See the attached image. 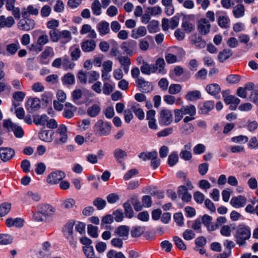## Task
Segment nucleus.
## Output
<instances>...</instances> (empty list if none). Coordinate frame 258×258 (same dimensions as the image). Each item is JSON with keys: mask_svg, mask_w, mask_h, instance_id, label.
<instances>
[{"mask_svg": "<svg viewBox=\"0 0 258 258\" xmlns=\"http://www.w3.org/2000/svg\"><path fill=\"white\" fill-rule=\"evenodd\" d=\"M54 52L53 48L50 46H47L45 47L44 51L42 52L40 55V61L41 62H43L42 60L46 59L49 56H53Z\"/></svg>", "mask_w": 258, "mask_h": 258, "instance_id": "obj_49", "label": "nucleus"}, {"mask_svg": "<svg viewBox=\"0 0 258 258\" xmlns=\"http://www.w3.org/2000/svg\"><path fill=\"white\" fill-rule=\"evenodd\" d=\"M130 228L127 226L121 225L118 227L114 231V234L126 240L129 235Z\"/></svg>", "mask_w": 258, "mask_h": 258, "instance_id": "obj_18", "label": "nucleus"}, {"mask_svg": "<svg viewBox=\"0 0 258 258\" xmlns=\"http://www.w3.org/2000/svg\"><path fill=\"white\" fill-rule=\"evenodd\" d=\"M88 232L89 234L93 238H96L98 237V227L97 226H93L91 224L88 225Z\"/></svg>", "mask_w": 258, "mask_h": 258, "instance_id": "obj_63", "label": "nucleus"}, {"mask_svg": "<svg viewBox=\"0 0 258 258\" xmlns=\"http://www.w3.org/2000/svg\"><path fill=\"white\" fill-rule=\"evenodd\" d=\"M72 39L71 32L68 30L60 31L59 41L61 43L66 44L70 42Z\"/></svg>", "mask_w": 258, "mask_h": 258, "instance_id": "obj_38", "label": "nucleus"}, {"mask_svg": "<svg viewBox=\"0 0 258 258\" xmlns=\"http://www.w3.org/2000/svg\"><path fill=\"white\" fill-rule=\"evenodd\" d=\"M152 41V37L151 36H147L144 39L140 40L139 47L143 51L147 50L149 47V41Z\"/></svg>", "mask_w": 258, "mask_h": 258, "instance_id": "obj_40", "label": "nucleus"}, {"mask_svg": "<svg viewBox=\"0 0 258 258\" xmlns=\"http://www.w3.org/2000/svg\"><path fill=\"white\" fill-rule=\"evenodd\" d=\"M93 205L97 207L98 210H100L105 207L106 202L105 200L98 198L93 201Z\"/></svg>", "mask_w": 258, "mask_h": 258, "instance_id": "obj_59", "label": "nucleus"}, {"mask_svg": "<svg viewBox=\"0 0 258 258\" xmlns=\"http://www.w3.org/2000/svg\"><path fill=\"white\" fill-rule=\"evenodd\" d=\"M191 41L199 49L205 48L206 45L205 41L202 39V37L196 35L191 37Z\"/></svg>", "mask_w": 258, "mask_h": 258, "instance_id": "obj_27", "label": "nucleus"}, {"mask_svg": "<svg viewBox=\"0 0 258 258\" xmlns=\"http://www.w3.org/2000/svg\"><path fill=\"white\" fill-rule=\"evenodd\" d=\"M233 54L230 49H224L221 51L218 55V60L220 62H223L228 59Z\"/></svg>", "mask_w": 258, "mask_h": 258, "instance_id": "obj_30", "label": "nucleus"}, {"mask_svg": "<svg viewBox=\"0 0 258 258\" xmlns=\"http://www.w3.org/2000/svg\"><path fill=\"white\" fill-rule=\"evenodd\" d=\"M159 122L163 125H168L173 121V115L171 110L163 108L159 113Z\"/></svg>", "mask_w": 258, "mask_h": 258, "instance_id": "obj_7", "label": "nucleus"}, {"mask_svg": "<svg viewBox=\"0 0 258 258\" xmlns=\"http://www.w3.org/2000/svg\"><path fill=\"white\" fill-rule=\"evenodd\" d=\"M214 102L212 101L200 103L198 106L199 113L202 114H208L214 108Z\"/></svg>", "mask_w": 258, "mask_h": 258, "instance_id": "obj_15", "label": "nucleus"}, {"mask_svg": "<svg viewBox=\"0 0 258 258\" xmlns=\"http://www.w3.org/2000/svg\"><path fill=\"white\" fill-rule=\"evenodd\" d=\"M82 92L80 89H76L72 92V99L78 105L81 104L79 100L82 97Z\"/></svg>", "mask_w": 258, "mask_h": 258, "instance_id": "obj_57", "label": "nucleus"}, {"mask_svg": "<svg viewBox=\"0 0 258 258\" xmlns=\"http://www.w3.org/2000/svg\"><path fill=\"white\" fill-rule=\"evenodd\" d=\"M83 250L86 258H95L94 250L92 246H84Z\"/></svg>", "mask_w": 258, "mask_h": 258, "instance_id": "obj_51", "label": "nucleus"}, {"mask_svg": "<svg viewBox=\"0 0 258 258\" xmlns=\"http://www.w3.org/2000/svg\"><path fill=\"white\" fill-rule=\"evenodd\" d=\"M53 132L49 130H43L39 134V138L45 142H50L52 141V137Z\"/></svg>", "mask_w": 258, "mask_h": 258, "instance_id": "obj_34", "label": "nucleus"}, {"mask_svg": "<svg viewBox=\"0 0 258 258\" xmlns=\"http://www.w3.org/2000/svg\"><path fill=\"white\" fill-rule=\"evenodd\" d=\"M15 155V151L10 148H0V158L4 162H7L13 158Z\"/></svg>", "mask_w": 258, "mask_h": 258, "instance_id": "obj_13", "label": "nucleus"}, {"mask_svg": "<svg viewBox=\"0 0 258 258\" xmlns=\"http://www.w3.org/2000/svg\"><path fill=\"white\" fill-rule=\"evenodd\" d=\"M251 236L250 229L245 225H240L234 234L236 242L240 246L244 245Z\"/></svg>", "mask_w": 258, "mask_h": 258, "instance_id": "obj_2", "label": "nucleus"}, {"mask_svg": "<svg viewBox=\"0 0 258 258\" xmlns=\"http://www.w3.org/2000/svg\"><path fill=\"white\" fill-rule=\"evenodd\" d=\"M155 69L154 64H150L147 62L144 61L141 67V71L144 74L149 75L151 73H155Z\"/></svg>", "mask_w": 258, "mask_h": 258, "instance_id": "obj_33", "label": "nucleus"}, {"mask_svg": "<svg viewBox=\"0 0 258 258\" xmlns=\"http://www.w3.org/2000/svg\"><path fill=\"white\" fill-rule=\"evenodd\" d=\"M37 209L47 218L52 216L56 211L55 208L49 204H39Z\"/></svg>", "mask_w": 258, "mask_h": 258, "instance_id": "obj_11", "label": "nucleus"}, {"mask_svg": "<svg viewBox=\"0 0 258 258\" xmlns=\"http://www.w3.org/2000/svg\"><path fill=\"white\" fill-rule=\"evenodd\" d=\"M194 127L191 123L183 124L180 130V133L183 135H189L194 132Z\"/></svg>", "mask_w": 258, "mask_h": 258, "instance_id": "obj_44", "label": "nucleus"}, {"mask_svg": "<svg viewBox=\"0 0 258 258\" xmlns=\"http://www.w3.org/2000/svg\"><path fill=\"white\" fill-rule=\"evenodd\" d=\"M67 127L64 124H60L56 131V135H58V139L54 141L55 145L63 144L68 140Z\"/></svg>", "mask_w": 258, "mask_h": 258, "instance_id": "obj_6", "label": "nucleus"}, {"mask_svg": "<svg viewBox=\"0 0 258 258\" xmlns=\"http://www.w3.org/2000/svg\"><path fill=\"white\" fill-rule=\"evenodd\" d=\"M224 101L227 104H239L240 102V100L239 98L233 95H229L225 97Z\"/></svg>", "mask_w": 258, "mask_h": 258, "instance_id": "obj_58", "label": "nucleus"}, {"mask_svg": "<svg viewBox=\"0 0 258 258\" xmlns=\"http://www.w3.org/2000/svg\"><path fill=\"white\" fill-rule=\"evenodd\" d=\"M13 240V237L8 234H0V244L7 245L11 244Z\"/></svg>", "mask_w": 258, "mask_h": 258, "instance_id": "obj_48", "label": "nucleus"}, {"mask_svg": "<svg viewBox=\"0 0 258 258\" xmlns=\"http://www.w3.org/2000/svg\"><path fill=\"white\" fill-rule=\"evenodd\" d=\"M15 24V20L12 16L6 18L5 16H0V29L2 28H11Z\"/></svg>", "mask_w": 258, "mask_h": 258, "instance_id": "obj_22", "label": "nucleus"}, {"mask_svg": "<svg viewBox=\"0 0 258 258\" xmlns=\"http://www.w3.org/2000/svg\"><path fill=\"white\" fill-rule=\"evenodd\" d=\"M99 74L96 71H91L87 72V77L90 83H92L98 79Z\"/></svg>", "mask_w": 258, "mask_h": 258, "instance_id": "obj_62", "label": "nucleus"}, {"mask_svg": "<svg viewBox=\"0 0 258 258\" xmlns=\"http://www.w3.org/2000/svg\"><path fill=\"white\" fill-rule=\"evenodd\" d=\"M181 109L184 115L188 114L192 116H194L196 113V108L192 104L182 106Z\"/></svg>", "mask_w": 258, "mask_h": 258, "instance_id": "obj_37", "label": "nucleus"}, {"mask_svg": "<svg viewBox=\"0 0 258 258\" xmlns=\"http://www.w3.org/2000/svg\"><path fill=\"white\" fill-rule=\"evenodd\" d=\"M232 13L236 18L243 17L245 13L244 6L242 4H238L233 8Z\"/></svg>", "mask_w": 258, "mask_h": 258, "instance_id": "obj_32", "label": "nucleus"}, {"mask_svg": "<svg viewBox=\"0 0 258 258\" xmlns=\"http://www.w3.org/2000/svg\"><path fill=\"white\" fill-rule=\"evenodd\" d=\"M71 56L74 61L77 60L81 56V51L79 47L72 46L70 48Z\"/></svg>", "mask_w": 258, "mask_h": 258, "instance_id": "obj_46", "label": "nucleus"}, {"mask_svg": "<svg viewBox=\"0 0 258 258\" xmlns=\"http://www.w3.org/2000/svg\"><path fill=\"white\" fill-rule=\"evenodd\" d=\"M111 130V124L102 119L97 120L94 126L95 133L100 136H108L110 134Z\"/></svg>", "mask_w": 258, "mask_h": 258, "instance_id": "obj_3", "label": "nucleus"}, {"mask_svg": "<svg viewBox=\"0 0 258 258\" xmlns=\"http://www.w3.org/2000/svg\"><path fill=\"white\" fill-rule=\"evenodd\" d=\"M123 207L126 217L129 218L133 217L134 211L131 204L128 202H125L123 204Z\"/></svg>", "mask_w": 258, "mask_h": 258, "instance_id": "obj_60", "label": "nucleus"}, {"mask_svg": "<svg viewBox=\"0 0 258 258\" xmlns=\"http://www.w3.org/2000/svg\"><path fill=\"white\" fill-rule=\"evenodd\" d=\"M147 34V30L144 26H140L137 29L132 30V37L135 39H138L143 37Z\"/></svg>", "mask_w": 258, "mask_h": 258, "instance_id": "obj_28", "label": "nucleus"}, {"mask_svg": "<svg viewBox=\"0 0 258 258\" xmlns=\"http://www.w3.org/2000/svg\"><path fill=\"white\" fill-rule=\"evenodd\" d=\"M3 127L7 128L9 132H13L17 138H21L24 136V132L22 127L13 122L10 119L3 120Z\"/></svg>", "mask_w": 258, "mask_h": 258, "instance_id": "obj_4", "label": "nucleus"}, {"mask_svg": "<svg viewBox=\"0 0 258 258\" xmlns=\"http://www.w3.org/2000/svg\"><path fill=\"white\" fill-rule=\"evenodd\" d=\"M76 201L72 198H69L64 200L62 202L61 207L64 209L70 210L76 207Z\"/></svg>", "mask_w": 258, "mask_h": 258, "instance_id": "obj_39", "label": "nucleus"}, {"mask_svg": "<svg viewBox=\"0 0 258 258\" xmlns=\"http://www.w3.org/2000/svg\"><path fill=\"white\" fill-rule=\"evenodd\" d=\"M145 227L135 226L133 227L131 233L133 237H138L142 235L145 231Z\"/></svg>", "mask_w": 258, "mask_h": 258, "instance_id": "obj_45", "label": "nucleus"}, {"mask_svg": "<svg viewBox=\"0 0 258 258\" xmlns=\"http://www.w3.org/2000/svg\"><path fill=\"white\" fill-rule=\"evenodd\" d=\"M97 29L100 36H104L110 32L109 24L105 21H102L98 23L97 25Z\"/></svg>", "mask_w": 258, "mask_h": 258, "instance_id": "obj_21", "label": "nucleus"}, {"mask_svg": "<svg viewBox=\"0 0 258 258\" xmlns=\"http://www.w3.org/2000/svg\"><path fill=\"white\" fill-rule=\"evenodd\" d=\"M48 119V117L45 114H43L41 116L39 115H34L33 116V122L36 125H45Z\"/></svg>", "mask_w": 258, "mask_h": 258, "instance_id": "obj_41", "label": "nucleus"}, {"mask_svg": "<svg viewBox=\"0 0 258 258\" xmlns=\"http://www.w3.org/2000/svg\"><path fill=\"white\" fill-rule=\"evenodd\" d=\"M246 203V199L242 196L233 197L230 201L231 205L236 208L244 207Z\"/></svg>", "mask_w": 258, "mask_h": 258, "instance_id": "obj_20", "label": "nucleus"}, {"mask_svg": "<svg viewBox=\"0 0 258 258\" xmlns=\"http://www.w3.org/2000/svg\"><path fill=\"white\" fill-rule=\"evenodd\" d=\"M63 84L67 85H72L75 82V77L71 73L66 74L62 79Z\"/></svg>", "mask_w": 258, "mask_h": 258, "instance_id": "obj_54", "label": "nucleus"}, {"mask_svg": "<svg viewBox=\"0 0 258 258\" xmlns=\"http://www.w3.org/2000/svg\"><path fill=\"white\" fill-rule=\"evenodd\" d=\"M66 177V173L62 171L57 170L50 173L47 177V181L50 184H55Z\"/></svg>", "mask_w": 258, "mask_h": 258, "instance_id": "obj_9", "label": "nucleus"}, {"mask_svg": "<svg viewBox=\"0 0 258 258\" xmlns=\"http://www.w3.org/2000/svg\"><path fill=\"white\" fill-rule=\"evenodd\" d=\"M49 35L51 40L53 42H57L59 41L60 31L58 29L51 30L49 32Z\"/></svg>", "mask_w": 258, "mask_h": 258, "instance_id": "obj_50", "label": "nucleus"}, {"mask_svg": "<svg viewBox=\"0 0 258 258\" xmlns=\"http://www.w3.org/2000/svg\"><path fill=\"white\" fill-rule=\"evenodd\" d=\"M218 25L222 28H227L229 27V19L227 16H219L218 18Z\"/></svg>", "mask_w": 258, "mask_h": 258, "instance_id": "obj_47", "label": "nucleus"}, {"mask_svg": "<svg viewBox=\"0 0 258 258\" xmlns=\"http://www.w3.org/2000/svg\"><path fill=\"white\" fill-rule=\"evenodd\" d=\"M11 204L9 203H4L0 206V217L6 215L10 211Z\"/></svg>", "mask_w": 258, "mask_h": 258, "instance_id": "obj_52", "label": "nucleus"}, {"mask_svg": "<svg viewBox=\"0 0 258 258\" xmlns=\"http://www.w3.org/2000/svg\"><path fill=\"white\" fill-rule=\"evenodd\" d=\"M102 5L99 0H94L91 5V9L94 15L99 16L101 13Z\"/></svg>", "mask_w": 258, "mask_h": 258, "instance_id": "obj_42", "label": "nucleus"}, {"mask_svg": "<svg viewBox=\"0 0 258 258\" xmlns=\"http://www.w3.org/2000/svg\"><path fill=\"white\" fill-rule=\"evenodd\" d=\"M131 109L134 112L135 115L140 119L143 120L145 117V113L140 105L136 102H134L131 106Z\"/></svg>", "mask_w": 258, "mask_h": 258, "instance_id": "obj_25", "label": "nucleus"}, {"mask_svg": "<svg viewBox=\"0 0 258 258\" xmlns=\"http://www.w3.org/2000/svg\"><path fill=\"white\" fill-rule=\"evenodd\" d=\"M26 109L27 110H38L40 107V100L37 98L29 99L27 102Z\"/></svg>", "mask_w": 258, "mask_h": 258, "instance_id": "obj_29", "label": "nucleus"}, {"mask_svg": "<svg viewBox=\"0 0 258 258\" xmlns=\"http://www.w3.org/2000/svg\"><path fill=\"white\" fill-rule=\"evenodd\" d=\"M212 220L213 218L207 214H205L201 217V223L206 226L208 231H213L217 229V226L212 222Z\"/></svg>", "mask_w": 258, "mask_h": 258, "instance_id": "obj_16", "label": "nucleus"}, {"mask_svg": "<svg viewBox=\"0 0 258 258\" xmlns=\"http://www.w3.org/2000/svg\"><path fill=\"white\" fill-rule=\"evenodd\" d=\"M137 42L133 40L123 42L120 45V48L127 55H132L137 48Z\"/></svg>", "mask_w": 258, "mask_h": 258, "instance_id": "obj_12", "label": "nucleus"}, {"mask_svg": "<svg viewBox=\"0 0 258 258\" xmlns=\"http://www.w3.org/2000/svg\"><path fill=\"white\" fill-rule=\"evenodd\" d=\"M207 92L210 95L216 97L221 91L220 86L216 83L208 85L206 87Z\"/></svg>", "mask_w": 258, "mask_h": 258, "instance_id": "obj_24", "label": "nucleus"}, {"mask_svg": "<svg viewBox=\"0 0 258 258\" xmlns=\"http://www.w3.org/2000/svg\"><path fill=\"white\" fill-rule=\"evenodd\" d=\"M182 89V87L178 84H172L169 87L168 92L170 94H176L179 93Z\"/></svg>", "mask_w": 258, "mask_h": 258, "instance_id": "obj_55", "label": "nucleus"}, {"mask_svg": "<svg viewBox=\"0 0 258 258\" xmlns=\"http://www.w3.org/2000/svg\"><path fill=\"white\" fill-rule=\"evenodd\" d=\"M165 62L163 58H159L156 61L155 64H154L155 69V72L158 71V73L162 75H165L167 71L165 69Z\"/></svg>", "mask_w": 258, "mask_h": 258, "instance_id": "obj_23", "label": "nucleus"}, {"mask_svg": "<svg viewBox=\"0 0 258 258\" xmlns=\"http://www.w3.org/2000/svg\"><path fill=\"white\" fill-rule=\"evenodd\" d=\"M173 240L176 245V246L180 250H185L186 249V246L183 240L177 236H175L173 237Z\"/></svg>", "mask_w": 258, "mask_h": 258, "instance_id": "obj_56", "label": "nucleus"}, {"mask_svg": "<svg viewBox=\"0 0 258 258\" xmlns=\"http://www.w3.org/2000/svg\"><path fill=\"white\" fill-rule=\"evenodd\" d=\"M100 111V106L98 104H94L88 107L87 113L90 117H95L99 114Z\"/></svg>", "mask_w": 258, "mask_h": 258, "instance_id": "obj_31", "label": "nucleus"}, {"mask_svg": "<svg viewBox=\"0 0 258 258\" xmlns=\"http://www.w3.org/2000/svg\"><path fill=\"white\" fill-rule=\"evenodd\" d=\"M39 11L37 9L35 8L32 5H29L26 10L25 9L23 10L22 12V15L23 18H26L29 15H37Z\"/></svg>", "mask_w": 258, "mask_h": 258, "instance_id": "obj_36", "label": "nucleus"}, {"mask_svg": "<svg viewBox=\"0 0 258 258\" xmlns=\"http://www.w3.org/2000/svg\"><path fill=\"white\" fill-rule=\"evenodd\" d=\"M178 161V156L177 153L173 152L170 154L168 158V164L170 166H173Z\"/></svg>", "mask_w": 258, "mask_h": 258, "instance_id": "obj_53", "label": "nucleus"}, {"mask_svg": "<svg viewBox=\"0 0 258 258\" xmlns=\"http://www.w3.org/2000/svg\"><path fill=\"white\" fill-rule=\"evenodd\" d=\"M113 155L116 160L119 163H122L123 161L127 157V153L119 148L116 149L113 152Z\"/></svg>", "mask_w": 258, "mask_h": 258, "instance_id": "obj_26", "label": "nucleus"}, {"mask_svg": "<svg viewBox=\"0 0 258 258\" xmlns=\"http://www.w3.org/2000/svg\"><path fill=\"white\" fill-rule=\"evenodd\" d=\"M201 97V92L198 90L189 91L185 96V99L187 100H196Z\"/></svg>", "mask_w": 258, "mask_h": 258, "instance_id": "obj_43", "label": "nucleus"}, {"mask_svg": "<svg viewBox=\"0 0 258 258\" xmlns=\"http://www.w3.org/2000/svg\"><path fill=\"white\" fill-rule=\"evenodd\" d=\"M136 83L139 91L142 93H147L153 90V86L152 83L146 81L143 78L136 79Z\"/></svg>", "mask_w": 258, "mask_h": 258, "instance_id": "obj_8", "label": "nucleus"}, {"mask_svg": "<svg viewBox=\"0 0 258 258\" xmlns=\"http://www.w3.org/2000/svg\"><path fill=\"white\" fill-rule=\"evenodd\" d=\"M75 222L74 220H70L68 222L62 229V232L65 238L69 243L71 247L74 249L77 247L78 236L74 232V226Z\"/></svg>", "mask_w": 258, "mask_h": 258, "instance_id": "obj_1", "label": "nucleus"}, {"mask_svg": "<svg viewBox=\"0 0 258 258\" xmlns=\"http://www.w3.org/2000/svg\"><path fill=\"white\" fill-rule=\"evenodd\" d=\"M35 25L34 20L31 19H28L27 17L23 18L18 23L19 29L23 31H29L33 29Z\"/></svg>", "mask_w": 258, "mask_h": 258, "instance_id": "obj_10", "label": "nucleus"}, {"mask_svg": "<svg viewBox=\"0 0 258 258\" xmlns=\"http://www.w3.org/2000/svg\"><path fill=\"white\" fill-rule=\"evenodd\" d=\"M138 156L144 161H146L147 160H152L158 156V153L156 151H153L149 152H142Z\"/></svg>", "mask_w": 258, "mask_h": 258, "instance_id": "obj_35", "label": "nucleus"}, {"mask_svg": "<svg viewBox=\"0 0 258 258\" xmlns=\"http://www.w3.org/2000/svg\"><path fill=\"white\" fill-rule=\"evenodd\" d=\"M211 25L209 21L206 18H202L198 22V29L199 32L203 35H206L209 32Z\"/></svg>", "mask_w": 258, "mask_h": 258, "instance_id": "obj_14", "label": "nucleus"}, {"mask_svg": "<svg viewBox=\"0 0 258 258\" xmlns=\"http://www.w3.org/2000/svg\"><path fill=\"white\" fill-rule=\"evenodd\" d=\"M146 12L150 13L151 16H156L162 13V9L159 6L148 7L146 10Z\"/></svg>", "mask_w": 258, "mask_h": 258, "instance_id": "obj_61", "label": "nucleus"}, {"mask_svg": "<svg viewBox=\"0 0 258 258\" xmlns=\"http://www.w3.org/2000/svg\"><path fill=\"white\" fill-rule=\"evenodd\" d=\"M183 30L187 33H190L195 29V16L193 15L184 16L181 24Z\"/></svg>", "mask_w": 258, "mask_h": 258, "instance_id": "obj_5", "label": "nucleus"}, {"mask_svg": "<svg viewBox=\"0 0 258 258\" xmlns=\"http://www.w3.org/2000/svg\"><path fill=\"white\" fill-rule=\"evenodd\" d=\"M96 46V42L92 39L83 41L81 43V48L83 51L89 52L95 50Z\"/></svg>", "mask_w": 258, "mask_h": 258, "instance_id": "obj_19", "label": "nucleus"}, {"mask_svg": "<svg viewBox=\"0 0 258 258\" xmlns=\"http://www.w3.org/2000/svg\"><path fill=\"white\" fill-rule=\"evenodd\" d=\"M182 236L186 240H191L195 237L196 234L191 230L186 229L183 232Z\"/></svg>", "mask_w": 258, "mask_h": 258, "instance_id": "obj_64", "label": "nucleus"}, {"mask_svg": "<svg viewBox=\"0 0 258 258\" xmlns=\"http://www.w3.org/2000/svg\"><path fill=\"white\" fill-rule=\"evenodd\" d=\"M51 244L48 241L44 242L42 248L38 252L39 258H48L50 255Z\"/></svg>", "mask_w": 258, "mask_h": 258, "instance_id": "obj_17", "label": "nucleus"}]
</instances>
